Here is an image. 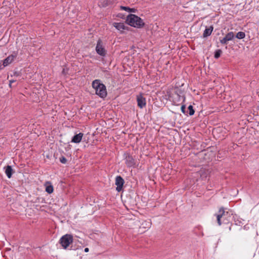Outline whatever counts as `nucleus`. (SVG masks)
<instances>
[{"label": "nucleus", "instance_id": "f257e3e1", "mask_svg": "<svg viewBox=\"0 0 259 259\" xmlns=\"http://www.w3.org/2000/svg\"><path fill=\"white\" fill-rule=\"evenodd\" d=\"M92 87L95 90L96 94L101 98H105L107 96V91L105 85L99 79H96L92 82Z\"/></svg>", "mask_w": 259, "mask_h": 259}, {"label": "nucleus", "instance_id": "f03ea898", "mask_svg": "<svg viewBox=\"0 0 259 259\" xmlns=\"http://www.w3.org/2000/svg\"><path fill=\"white\" fill-rule=\"evenodd\" d=\"M127 23L131 26L141 28L144 25V23L141 18L134 15L130 14L126 18Z\"/></svg>", "mask_w": 259, "mask_h": 259}, {"label": "nucleus", "instance_id": "7ed1b4c3", "mask_svg": "<svg viewBox=\"0 0 259 259\" xmlns=\"http://www.w3.org/2000/svg\"><path fill=\"white\" fill-rule=\"evenodd\" d=\"M96 53L100 56L105 57L107 54L105 49V42L101 39L97 40L95 49Z\"/></svg>", "mask_w": 259, "mask_h": 259}, {"label": "nucleus", "instance_id": "20e7f679", "mask_svg": "<svg viewBox=\"0 0 259 259\" xmlns=\"http://www.w3.org/2000/svg\"><path fill=\"white\" fill-rule=\"evenodd\" d=\"M73 242V237L70 234H66L61 237L59 243L64 249H66Z\"/></svg>", "mask_w": 259, "mask_h": 259}, {"label": "nucleus", "instance_id": "39448f33", "mask_svg": "<svg viewBox=\"0 0 259 259\" xmlns=\"http://www.w3.org/2000/svg\"><path fill=\"white\" fill-rule=\"evenodd\" d=\"M228 212L225 211L224 208H220L218 213L217 214V222L219 225H221L222 223H227L228 220L227 216L228 214Z\"/></svg>", "mask_w": 259, "mask_h": 259}, {"label": "nucleus", "instance_id": "423d86ee", "mask_svg": "<svg viewBox=\"0 0 259 259\" xmlns=\"http://www.w3.org/2000/svg\"><path fill=\"white\" fill-rule=\"evenodd\" d=\"M17 55V52H14L12 54L9 55L5 59H4L3 61V67H6L11 64L16 58Z\"/></svg>", "mask_w": 259, "mask_h": 259}, {"label": "nucleus", "instance_id": "0eeeda50", "mask_svg": "<svg viewBox=\"0 0 259 259\" xmlns=\"http://www.w3.org/2000/svg\"><path fill=\"white\" fill-rule=\"evenodd\" d=\"M124 183V180L120 176H117L115 179V185L117 186L116 190L118 192H120L122 188L123 184Z\"/></svg>", "mask_w": 259, "mask_h": 259}, {"label": "nucleus", "instance_id": "6e6552de", "mask_svg": "<svg viewBox=\"0 0 259 259\" xmlns=\"http://www.w3.org/2000/svg\"><path fill=\"white\" fill-rule=\"evenodd\" d=\"M137 101L138 106L140 108H143L146 105V100L142 95H139L137 96Z\"/></svg>", "mask_w": 259, "mask_h": 259}, {"label": "nucleus", "instance_id": "1a4fd4ad", "mask_svg": "<svg viewBox=\"0 0 259 259\" xmlns=\"http://www.w3.org/2000/svg\"><path fill=\"white\" fill-rule=\"evenodd\" d=\"M234 37V33L233 32H230L228 33L223 39L220 40V42L223 45L226 44L228 41L232 40Z\"/></svg>", "mask_w": 259, "mask_h": 259}, {"label": "nucleus", "instance_id": "9d476101", "mask_svg": "<svg viewBox=\"0 0 259 259\" xmlns=\"http://www.w3.org/2000/svg\"><path fill=\"white\" fill-rule=\"evenodd\" d=\"M125 163L126 164L127 166L128 167H133L135 165V159L133 158V157L130 155H127L126 156L125 158Z\"/></svg>", "mask_w": 259, "mask_h": 259}, {"label": "nucleus", "instance_id": "9b49d317", "mask_svg": "<svg viewBox=\"0 0 259 259\" xmlns=\"http://www.w3.org/2000/svg\"><path fill=\"white\" fill-rule=\"evenodd\" d=\"M83 136V134L81 133H79V134L75 135L72 138L71 142L74 143H80L82 139Z\"/></svg>", "mask_w": 259, "mask_h": 259}, {"label": "nucleus", "instance_id": "f8f14e48", "mask_svg": "<svg viewBox=\"0 0 259 259\" xmlns=\"http://www.w3.org/2000/svg\"><path fill=\"white\" fill-rule=\"evenodd\" d=\"M113 25L121 32H122L123 30L125 29V26L123 23L114 22L113 23Z\"/></svg>", "mask_w": 259, "mask_h": 259}, {"label": "nucleus", "instance_id": "ddd939ff", "mask_svg": "<svg viewBox=\"0 0 259 259\" xmlns=\"http://www.w3.org/2000/svg\"><path fill=\"white\" fill-rule=\"evenodd\" d=\"M213 27L212 26H210L209 27L205 29L204 31L203 36V37H206L212 33V31H213Z\"/></svg>", "mask_w": 259, "mask_h": 259}, {"label": "nucleus", "instance_id": "4468645a", "mask_svg": "<svg viewBox=\"0 0 259 259\" xmlns=\"http://www.w3.org/2000/svg\"><path fill=\"white\" fill-rule=\"evenodd\" d=\"M13 169L10 165H8L5 167V174L8 178H11L12 175Z\"/></svg>", "mask_w": 259, "mask_h": 259}, {"label": "nucleus", "instance_id": "2eb2a0df", "mask_svg": "<svg viewBox=\"0 0 259 259\" xmlns=\"http://www.w3.org/2000/svg\"><path fill=\"white\" fill-rule=\"evenodd\" d=\"M53 191V186L49 182H47L46 184V191L49 194H51Z\"/></svg>", "mask_w": 259, "mask_h": 259}, {"label": "nucleus", "instance_id": "dca6fc26", "mask_svg": "<svg viewBox=\"0 0 259 259\" xmlns=\"http://www.w3.org/2000/svg\"><path fill=\"white\" fill-rule=\"evenodd\" d=\"M120 9L122 10H125L129 12H135L136 10L134 8H130L129 7L121 6Z\"/></svg>", "mask_w": 259, "mask_h": 259}, {"label": "nucleus", "instance_id": "f3484780", "mask_svg": "<svg viewBox=\"0 0 259 259\" xmlns=\"http://www.w3.org/2000/svg\"><path fill=\"white\" fill-rule=\"evenodd\" d=\"M245 36V34L244 32L240 31L236 34V37L238 39L244 38Z\"/></svg>", "mask_w": 259, "mask_h": 259}, {"label": "nucleus", "instance_id": "a211bd4d", "mask_svg": "<svg viewBox=\"0 0 259 259\" xmlns=\"http://www.w3.org/2000/svg\"><path fill=\"white\" fill-rule=\"evenodd\" d=\"M222 53V52L221 50H217L215 51L214 53V58L216 59L219 58L220 57Z\"/></svg>", "mask_w": 259, "mask_h": 259}, {"label": "nucleus", "instance_id": "6ab92c4d", "mask_svg": "<svg viewBox=\"0 0 259 259\" xmlns=\"http://www.w3.org/2000/svg\"><path fill=\"white\" fill-rule=\"evenodd\" d=\"M188 110L189 111L190 115H193L194 114V110L193 109V106L192 105H189L188 106Z\"/></svg>", "mask_w": 259, "mask_h": 259}, {"label": "nucleus", "instance_id": "aec40b11", "mask_svg": "<svg viewBox=\"0 0 259 259\" xmlns=\"http://www.w3.org/2000/svg\"><path fill=\"white\" fill-rule=\"evenodd\" d=\"M66 161V159L64 157H62L60 158V162L62 163H65Z\"/></svg>", "mask_w": 259, "mask_h": 259}, {"label": "nucleus", "instance_id": "412c9836", "mask_svg": "<svg viewBox=\"0 0 259 259\" xmlns=\"http://www.w3.org/2000/svg\"><path fill=\"white\" fill-rule=\"evenodd\" d=\"M185 109H186L185 105H183L181 106V111L184 114L185 113Z\"/></svg>", "mask_w": 259, "mask_h": 259}, {"label": "nucleus", "instance_id": "4be33fe9", "mask_svg": "<svg viewBox=\"0 0 259 259\" xmlns=\"http://www.w3.org/2000/svg\"><path fill=\"white\" fill-rule=\"evenodd\" d=\"M14 80H10V83H9V85L10 86H11V84H12V83L14 82Z\"/></svg>", "mask_w": 259, "mask_h": 259}, {"label": "nucleus", "instance_id": "5701e85b", "mask_svg": "<svg viewBox=\"0 0 259 259\" xmlns=\"http://www.w3.org/2000/svg\"><path fill=\"white\" fill-rule=\"evenodd\" d=\"M89 248H85V249H84V252H89Z\"/></svg>", "mask_w": 259, "mask_h": 259}, {"label": "nucleus", "instance_id": "b1692460", "mask_svg": "<svg viewBox=\"0 0 259 259\" xmlns=\"http://www.w3.org/2000/svg\"><path fill=\"white\" fill-rule=\"evenodd\" d=\"M3 67H2V64L0 62V70L1 69H2Z\"/></svg>", "mask_w": 259, "mask_h": 259}, {"label": "nucleus", "instance_id": "393cba45", "mask_svg": "<svg viewBox=\"0 0 259 259\" xmlns=\"http://www.w3.org/2000/svg\"><path fill=\"white\" fill-rule=\"evenodd\" d=\"M106 5H107V3H106V4H105V5H102V6H103V7H104V6H105Z\"/></svg>", "mask_w": 259, "mask_h": 259}, {"label": "nucleus", "instance_id": "a878e982", "mask_svg": "<svg viewBox=\"0 0 259 259\" xmlns=\"http://www.w3.org/2000/svg\"><path fill=\"white\" fill-rule=\"evenodd\" d=\"M104 1H106V0H103Z\"/></svg>", "mask_w": 259, "mask_h": 259}]
</instances>
